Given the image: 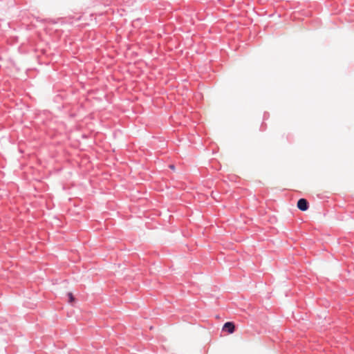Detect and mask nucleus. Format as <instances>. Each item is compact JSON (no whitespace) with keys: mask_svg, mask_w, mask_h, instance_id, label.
Masks as SVG:
<instances>
[{"mask_svg":"<svg viewBox=\"0 0 354 354\" xmlns=\"http://www.w3.org/2000/svg\"><path fill=\"white\" fill-rule=\"evenodd\" d=\"M169 167L171 169H174V165H170Z\"/></svg>","mask_w":354,"mask_h":354,"instance_id":"nucleus-4","label":"nucleus"},{"mask_svg":"<svg viewBox=\"0 0 354 354\" xmlns=\"http://www.w3.org/2000/svg\"><path fill=\"white\" fill-rule=\"evenodd\" d=\"M235 326L233 322H226L223 327V330L227 331L230 334L234 332Z\"/></svg>","mask_w":354,"mask_h":354,"instance_id":"nucleus-2","label":"nucleus"},{"mask_svg":"<svg viewBox=\"0 0 354 354\" xmlns=\"http://www.w3.org/2000/svg\"><path fill=\"white\" fill-rule=\"evenodd\" d=\"M297 207L301 211H306L308 208V203L305 198H301L297 202Z\"/></svg>","mask_w":354,"mask_h":354,"instance_id":"nucleus-1","label":"nucleus"},{"mask_svg":"<svg viewBox=\"0 0 354 354\" xmlns=\"http://www.w3.org/2000/svg\"><path fill=\"white\" fill-rule=\"evenodd\" d=\"M67 295L69 299V300H68L69 303H73V301H75V297H73V295L72 292H68Z\"/></svg>","mask_w":354,"mask_h":354,"instance_id":"nucleus-3","label":"nucleus"}]
</instances>
